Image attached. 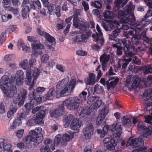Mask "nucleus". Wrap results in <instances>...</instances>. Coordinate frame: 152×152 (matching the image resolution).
Instances as JSON below:
<instances>
[{
    "mask_svg": "<svg viewBox=\"0 0 152 152\" xmlns=\"http://www.w3.org/2000/svg\"><path fill=\"white\" fill-rule=\"evenodd\" d=\"M125 11L120 10L118 12V18L120 19L121 23H129L133 26L136 20L133 13H132V8L130 5H126Z\"/></svg>",
    "mask_w": 152,
    "mask_h": 152,
    "instance_id": "obj_1",
    "label": "nucleus"
},
{
    "mask_svg": "<svg viewBox=\"0 0 152 152\" xmlns=\"http://www.w3.org/2000/svg\"><path fill=\"white\" fill-rule=\"evenodd\" d=\"M87 93L83 91L80 93L79 97H76L74 99L69 98L66 100V104L68 108L74 110L77 109L79 106V104L82 103L83 101L87 99Z\"/></svg>",
    "mask_w": 152,
    "mask_h": 152,
    "instance_id": "obj_2",
    "label": "nucleus"
},
{
    "mask_svg": "<svg viewBox=\"0 0 152 152\" xmlns=\"http://www.w3.org/2000/svg\"><path fill=\"white\" fill-rule=\"evenodd\" d=\"M34 62V60L31 59L29 61V64L28 63L27 60L21 62L20 65L23 69L26 70V77L25 78V82L27 85H30L31 81V69Z\"/></svg>",
    "mask_w": 152,
    "mask_h": 152,
    "instance_id": "obj_3",
    "label": "nucleus"
},
{
    "mask_svg": "<svg viewBox=\"0 0 152 152\" xmlns=\"http://www.w3.org/2000/svg\"><path fill=\"white\" fill-rule=\"evenodd\" d=\"M77 84L76 79L75 78H72L69 83H67L66 87H65L60 92L59 96L62 97L66 96V94H70L73 91ZM57 98L59 97V95L56 96Z\"/></svg>",
    "mask_w": 152,
    "mask_h": 152,
    "instance_id": "obj_4",
    "label": "nucleus"
},
{
    "mask_svg": "<svg viewBox=\"0 0 152 152\" xmlns=\"http://www.w3.org/2000/svg\"><path fill=\"white\" fill-rule=\"evenodd\" d=\"M121 42V44H122L123 48V50L125 52V56L127 57H132L134 55L133 53L135 49L134 46L133 45L127 44L126 40L125 38L118 40L117 42Z\"/></svg>",
    "mask_w": 152,
    "mask_h": 152,
    "instance_id": "obj_5",
    "label": "nucleus"
},
{
    "mask_svg": "<svg viewBox=\"0 0 152 152\" xmlns=\"http://www.w3.org/2000/svg\"><path fill=\"white\" fill-rule=\"evenodd\" d=\"M45 111H40L38 113L36 114L34 119H29L27 121V125L30 126H31L34 124L35 123L40 125H43V122L42 119L45 117Z\"/></svg>",
    "mask_w": 152,
    "mask_h": 152,
    "instance_id": "obj_6",
    "label": "nucleus"
},
{
    "mask_svg": "<svg viewBox=\"0 0 152 152\" xmlns=\"http://www.w3.org/2000/svg\"><path fill=\"white\" fill-rule=\"evenodd\" d=\"M145 102L147 103L145 109L147 111H149V114L152 115H148L147 116H145V122L152 124V96L147 98Z\"/></svg>",
    "mask_w": 152,
    "mask_h": 152,
    "instance_id": "obj_7",
    "label": "nucleus"
},
{
    "mask_svg": "<svg viewBox=\"0 0 152 152\" xmlns=\"http://www.w3.org/2000/svg\"><path fill=\"white\" fill-rule=\"evenodd\" d=\"M66 100L63 102V103L60 105L54 111L52 112L50 114L51 117L56 118L58 116H61L64 114V106H66L68 109L72 110L71 109L68 108L66 104Z\"/></svg>",
    "mask_w": 152,
    "mask_h": 152,
    "instance_id": "obj_8",
    "label": "nucleus"
},
{
    "mask_svg": "<svg viewBox=\"0 0 152 152\" xmlns=\"http://www.w3.org/2000/svg\"><path fill=\"white\" fill-rule=\"evenodd\" d=\"M98 108H96L94 105H91L87 110L85 109L83 107H79L77 109L78 113H79L80 117L81 118H82L85 117L86 115H90L91 113L95 109Z\"/></svg>",
    "mask_w": 152,
    "mask_h": 152,
    "instance_id": "obj_9",
    "label": "nucleus"
},
{
    "mask_svg": "<svg viewBox=\"0 0 152 152\" xmlns=\"http://www.w3.org/2000/svg\"><path fill=\"white\" fill-rule=\"evenodd\" d=\"M104 146L106 147L107 149L111 151L115 150V146L117 145L115 140L112 138L106 137L103 140Z\"/></svg>",
    "mask_w": 152,
    "mask_h": 152,
    "instance_id": "obj_10",
    "label": "nucleus"
},
{
    "mask_svg": "<svg viewBox=\"0 0 152 152\" xmlns=\"http://www.w3.org/2000/svg\"><path fill=\"white\" fill-rule=\"evenodd\" d=\"M122 124L121 122H118L116 123H114L111 125L112 129L111 132H114V130L116 132L113 134V137L114 138H119L122 133Z\"/></svg>",
    "mask_w": 152,
    "mask_h": 152,
    "instance_id": "obj_11",
    "label": "nucleus"
},
{
    "mask_svg": "<svg viewBox=\"0 0 152 152\" xmlns=\"http://www.w3.org/2000/svg\"><path fill=\"white\" fill-rule=\"evenodd\" d=\"M1 83L0 88L4 93L5 96L7 97H12L16 92V87L13 85H11L10 88L9 89H6V88Z\"/></svg>",
    "mask_w": 152,
    "mask_h": 152,
    "instance_id": "obj_12",
    "label": "nucleus"
},
{
    "mask_svg": "<svg viewBox=\"0 0 152 152\" xmlns=\"http://www.w3.org/2000/svg\"><path fill=\"white\" fill-rule=\"evenodd\" d=\"M21 93V96L19 94L18 95L17 97H14L13 100V103H18V105L20 107L22 106L24 104L25 99L27 94V92L26 90L23 89L22 90Z\"/></svg>",
    "mask_w": 152,
    "mask_h": 152,
    "instance_id": "obj_13",
    "label": "nucleus"
},
{
    "mask_svg": "<svg viewBox=\"0 0 152 152\" xmlns=\"http://www.w3.org/2000/svg\"><path fill=\"white\" fill-rule=\"evenodd\" d=\"M28 98L30 100L29 103H26L25 105L26 109L27 110H30L33 109L35 104H38L42 102V99L40 98H39L37 99H35L33 97L31 98V96H29V95Z\"/></svg>",
    "mask_w": 152,
    "mask_h": 152,
    "instance_id": "obj_14",
    "label": "nucleus"
},
{
    "mask_svg": "<svg viewBox=\"0 0 152 152\" xmlns=\"http://www.w3.org/2000/svg\"><path fill=\"white\" fill-rule=\"evenodd\" d=\"M45 88L43 87H38L36 90H34L33 92H30L29 94V96L31 98L33 97L35 99H37L39 98H40L42 100V96L41 94L42 93L45 91Z\"/></svg>",
    "mask_w": 152,
    "mask_h": 152,
    "instance_id": "obj_15",
    "label": "nucleus"
},
{
    "mask_svg": "<svg viewBox=\"0 0 152 152\" xmlns=\"http://www.w3.org/2000/svg\"><path fill=\"white\" fill-rule=\"evenodd\" d=\"M94 128L92 124H88L83 130V133L86 139L91 138L93 134Z\"/></svg>",
    "mask_w": 152,
    "mask_h": 152,
    "instance_id": "obj_16",
    "label": "nucleus"
},
{
    "mask_svg": "<svg viewBox=\"0 0 152 152\" xmlns=\"http://www.w3.org/2000/svg\"><path fill=\"white\" fill-rule=\"evenodd\" d=\"M37 33L38 34L40 35L43 36L45 39L49 43H56L55 42V38L50 34L48 33L45 31H42L41 29L38 28L37 29Z\"/></svg>",
    "mask_w": 152,
    "mask_h": 152,
    "instance_id": "obj_17",
    "label": "nucleus"
},
{
    "mask_svg": "<svg viewBox=\"0 0 152 152\" xmlns=\"http://www.w3.org/2000/svg\"><path fill=\"white\" fill-rule=\"evenodd\" d=\"M102 102V100L99 99L98 97L93 96L90 97L87 101L88 104L94 105L96 108H99L101 105Z\"/></svg>",
    "mask_w": 152,
    "mask_h": 152,
    "instance_id": "obj_18",
    "label": "nucleus"
},
{
    "mask_svg": "<svg viewBox=\"0 0 152 152\" xmlns=\"http://www.w3.org/2000/svg\"><path fill=\"white\" fill-rule=\"evenodd\" d=\"M92 32L88 31L86 32L85 34H82L80 35H76L74 39L75 42H85L86 40L88 39L91 36Z\"/></svg>",
    "mask_w": 152,
    "mask_h": 152,
    "instance_id": "obj_19",
    "label": "nucleus"
},
{
    "mask_svg": "<svg viewBox=\"0 0 152 152\" xmlns=\"http://www.w3.org/2000/svg\"><path fill=\"white\" fill-rule=\"evenodd\" d=\"M34 130L35 133H34V138L35 139V142L36 143L39 144L43 140V136L41 133L42 129L40 127H39L36 128Z\"/></svg>",
    "mask_w": 152,
    "mask_h": 152,
    "instance_id": "obj_20",
    "label": "nucleus"
},
{
    "mask_svg": "<svg viewBox=\"0 0 152 152\" xmlns=\"http://www.w3.org/2000/svg\"><path fill=\"white\" fill-rule=\"evenodd\" d=\"M108 112V110L106 108L102 109L96 119V123L97 125H99L101 124Z\"/></svg>",
    "mask_w": 152,
    "mask_h": 152,
    "instance_id": "obj_21",
    "label": "nucleus"
},
{
    "mask_svg": "<svg viewBox=\"0 0 152 152\" xmlns=\"http://www.w3.org/2000/svg\"><path fill=\"white\" fill-rule=\"evenodd\" d=\"M81 125V123L79 122V118H76L73 119L70 125L71 129L74 131L73 133H76L79 132V128H80Z\"/></svg>",
    "mask_w": 152,
    "mask_h": 152,
    "instance_id": "obj_22",
    "label": "nucleus"
},
{
    "mask_svg": "<svg viewBox=\"0 0 152 152\" xmlns=\"http://www.w3.org/2000/svg\"><path fill=\"white\" fill-rule=\"evenodd\" d=\"M114 24L116 25L117 28H118V26H120L119 24L116 21L113 22H109L107 24L104 23L103 24V26L106 31H111L115 28Z\"/></svg>",
    "mask_w": 152,
    "mask_h": 152,
    "instance_id": "obj_23",
    "label": "nucleus"
},
{
    "mask_svg": "<svg viewBox=\"0 0 152 152\" xmlns=\"http://www.w3.org/2000/svg\"><path fill=\"white\" fill-rule=\"evenodd\" d=\"M109 60V56L105 53L103 54L100 57V61L102 66V69L104 71H105L107 62Z\"/></svg>",
    "mask_w": 152,
    "mask_h": 152,
    "instance_id": "obj_24",
    "label": "nucleus"
},
{
    "mask_svg": "<svg viewBox=\"0 0 152 152\" xmlns=\"http://www.w3.org/2000/svg\"><path fill=\"white\" fill-rule=\"evenodd\" d=\"M95 75L93 73H90L89 74L88 77L85 79L84 82L87 85H91L95 83Z\"/></svg>",
    "mask_w": 152,
    "mask_h": 152,
    "instance_id": "obj_25",
    "label": "nucleus"
},
{
    "mask_svg": "<svg viewBox=\"0 0 152 152\" xmlns=\"http://www.w3.org/2000/svg\"><path fill=\"white\" fill-rule=\"evenodd\" d=\"M145 21L144 19L142 18L141 22L136 24L135 28V31L136 33H139L145 27L147 26L148 23L147 24Z\"/></svg>",
    "mask_w": 152,
    "mask_h": 152,
    "instance_id": "obj_26",
    "label": "nucleus"
},
{
    "mask_svg": "<svg viewBox=\"0 0 152 152\" xmlns=\"http://www.w3.org/2000/svg\"><path fill=\"white\" fill-rule=\"evenodd\" d=\"M34 130H31L29 133L28 135L23 138V141L24 142L27 144H28L30 143L31 142H34L35 139L34 138V135L35 133Z\"/></svg>",
    "mask_w": 152,
    "mask_h": 152,
    "instance_id": "obj_27",
    "label": "nucleus"
},
{
    "mask_svg": "<svg viewBox=\"0 0 152 152\" xmlns=\"http://www.w3.org/2000/svg\"><path fill=\"white\" fill-rule=\"evenodd\" d=\"M79 28L82 31H86L89 28V26L88 22L86 21H80L79 23Z\"/></svg>",
    "mask_w": 152,
    "mask_h": 152,
    "instance_id": "obj_28",
    "label": "nucleus"
},
{
    "mask_svg": "<svg viewBox=\"0 0 152 152\" xmlns=\"http://www.w3.org/2000/svg\"><path fill=\"white\" fill-rule=\"evenodd\" d=\"M119 80L118 78L117 77L114 80L112 81L110 83H109V81L107 80L106 85L107 89L109 90L111 88H114L115 86L118 82Z\"/></svg>",
    "mask_w": 152,
    "mask_h": 152,
    "instance_id": "obj_29",
    "label": "nucleus"
},
{
    "mask_svg": "<svg viewBox=\"0 0 152 152\" xmlns=\"http://www.w3.org/2000/svg\"><path fill=\"white\" fill-rule=\"evenodd\" d=\"M1 83L3 85L9 87L11 85L10 82V79L7 75L3 76L1 80Z\"/></svg>",
    "mask_w": 152,
    "mask_h": 152,
    "instance_id": "obj_30",
    "label": "nucleus"
},
{
    "mask_svg": "<svg viewBox=\"0 0 152 152\" xmlns=\"http://www.w3.org/2000/svg\"><path fill=\"white\" fill-rule=\"evenodd\" d=\"M68 83V81L66 79H64L58 83L56 86V88L61 89L64 87H66Z\"/></svg>",
    "mask_w": 152,
    "mask_h": 152,
    "instance_id": "obj_31",
    "label": "nucleus"
},
{
    "mask_svg": "<svg viewBox=\"0 0 152 152\" xmlns=\"http://www.w3.org/2000/svg\"><path fill=\"white\" fill-rule=\"evenodd\" d=\"M112 129L111 126L110 127H109L108 125L104 124L103 127L102 133L100 135V137L102 138H103L107 133L108 131H111V129Z\"/></svg>",
    "mask_w": 152,
    "mask_h": 152,
    "instance_id": "obj_32",
    "label": "nucleus"
},
{
    "mask_svg": "<svg viewBox=\"0 0 152 152\" xmlns=\"http://www.w3.org/2000/svg\"><path fill=\"white\" fill-rule=\"evenodd\" d=\"M72 18V17H70L65 20V22L67 24V26L65 29L64 31V34L68 33L72 24L71 21Z\"/></svg>",
    "mask_w": 152,
    "mask_h": 152,
    "instance_id": "obj_33",
    "label": "nucleus"
},
{
    "mask_svg": "<svg viewBox=\"0 0 152 152\" xmlns=\"http://www.w3.org/2000/svg\"><path fill=\"white\" fill-rule=\"evenodd\" d=\"M91 6L99 9L102 7V1L101 0H98L97 1H91Z\"/></svg>",
    "mask_w": 152,
    "mask_h": 152,
    "instance_id": "obj_34",
    "label": "nucleus"
},
{
    "mask_svg": "<svg viewBox=\"0 0 152 152\" xmlns=\"http://www.w3.org/2000/svg\"><path fill=\"white\" fill-rule=\"evenodd\" d=\"M140 36L137 35H135L132 37L131 39V42L133 45L137 46L140 43Z\"/></svg>",
    "mask_w": 152,
    "mask_h": 152,
    "instance_id": "obj_35",
    "label": "nucleus"
},
{
    "mask_svg": "<svg viewBox=\"0 0 152 152\" xmlns=\"http://www.w3.org/2000/svg\"><path fill=\"white\" fill-rule=\"evenodd\" d=\"M113 47L117 48V55L118 56L121 55L122 54V48L121 47V44L120 42H117L116 44H113Z\"/></svg>",
    "mask_w": 152,
    "mask_h": 152,
    "instance_id": "obj_36",
    "label": "nucleus"
},
{
    "mask_svg": "<svg viewBox=\"0 0 152 152\" xmlns=\"http://www.w3.org/2000/svg\"><path fill=\"white\" fill-rule=\"evenodd\" d=\"M74 135V133H72L69 134H65L62 136V139L64 142L68 141L73 137Z\"/></svg>",
    "mask_w": 152,
    "mask_h": 152,
    "instance_id": "obj_37",
    "label": "nucleus"
},
{
    "mask_svg": "<svg viewBox=\"0 0 152 152\" xmlns=\"http://www.w3.org/2000/svg\"><path fill=\"white\" fill-rule=\"evenodd\" d=\"M22 15L23 17L26 18L27 15L30 11V8L28 5L22 6Z\"/></svg>",
    "mask_w": 152,
    "mask_h": 152,
    "instance_id": "obj_38",
    "label": "nucleus"
},
{
    "mask_svg": "<svg viewBox=\"0 0 152 152\" xmlns=\"http://www.w3.org/2000/svg\"><path fill=\"white\" fill-rule=\"evenodd\" d=\"M141 81V80L140 77H136L132 84L131 87L133 88H136L138 87L139 86Z\"/></svg>",
    "mask_w": 152,
    "mask_h": 152,
    "instance_id": "obj_39",
    "label": "nucleus"
},
{
    "mask_svg": "<svg viewBox=\"0 0 152 152\" xmlns=\"http://www.w3.org/2000/svg\"><path fill=\"white\" fill-rule=\"evenodd\" d=\"M13 125H11L10 126L11 129H14L16 128V126H19L22 124V121L20 118H18L17 117L14 120L13 122Z\"/></svg>",
    "mask_w": 152,
    "mask_h": 152,
    "instance_id": "obj_40",
    "label": "nucleus"
},
{
    "mask_svg": "<svg viewBox=\"0 0 152 152\" xmlns=\"http://www.w3.org/2000/svg\"><path fill=\"white\" fill-rule=\"evenodd\" d=\"M103 15L104 18L107 19H112L114 17L113 13L111 11H105L103 13Z\"/></svg>",
    "mask_w": 152,
    "mask_h": 152,
    "instance_id": "obj_41",
    "label": "nucleus"
},
{
    "mask_svg": "<svg viewBox=\"0 0 152 152\" xmlns=\"http://www.w3.org/2000/svg\"><path fill=\"white\" fill-rule=\"evenodd\" d=\"M92 37L97 42V44H100L102 46H103L104 44V40L103 38L99 39V37L98 35H96L94 34H92Z\"/></svg>",
    "mask_w": 152,
    "mask_h": 152,
    "instance_id": "obj_42",
    "label": "nucleus"
},
{
    "mask_svg": "<svg viewBox=\"0 0 152 152\" xmlns=\"http://www.w3.org/2000/svg\"><path fill=\"white\" fill-rule=\"evenodd\" d=\"M94 92L97 94H100L102 93L104 91L102 87L96 84L94 87Z\"/></svg>",
    "mask_w": 152,
    "mask_h": 152,
    "instance_id": "obj_43",
    "label": "nucleus"
},
{
    "mask_svg": "<svg viewBox=\"0 0 152 152\" xmlns=\"http://www.w3.org/2000/svg\"><path fill=\"white\" fill-rule=\"evenodd\" d=\"M126 58L124 59L122 63V68L125 69L126 67L129 62L132 61L131 57H127L125 56Z\"/></svg>",
    "mask_w": 152,
    "mask_h": 152,
    "instance_id": "obj_44",
    "label": "nucleus"
},
{
    "mask_svg": "<svg viewBox=\"0 0 152 152\" xmlns=\"http://www.w3.org/2000/svg\"><path fill=\"white\" fill-rule=\"evenodd\" d=\"M40 151L41 152H52L50 150L49 146L48 145H42L40 148ZM60 150H57L56 151L53 152H60Z\"/></svg>",
    "mask_w": 152,
    "mask_h": 152,
    "instance_id": "obj_45",
    "label": "nucleus"
},
{
    "mask_svg": "<svg viewBox=\"0 0 152 152\" xmlns=\"http://www.w3.org/2000/svg\"><path fill=\"white\" fill-rule=\"evenodd\" d=\"M39 75V71L38 68H35L34 70L32 76H31V80L32 78L33 77V80L32 83H34V80H36L38 77Z\"/></svg>",
    "mask_w": 152,
    "mask_h": 152,
    "instance_id": "obj_46",
    "label": "nucleus"
},
{
    "mask_svg": "<svg viewBox=\"0 0 152 152\" xmlns=\"http://www.w3.org/2000/svg\"><path fill=\"white\" fill-rule=\"evenodd\" d=\"M31 46L32 49L34 50H36L38 49H43L44 48V45L40 43H32Z\"/></svg>",
    "mask_w": 152,
    "mask_h": 152,
    "instance_id": "obj_47",
    "label": "nucleus"
},
{
    "mask_svg": "<svg viewBox=\"0 0 152 152\" xmlns=\"http://www.w3.org/2000/svg\"><path fill=\"white\" fill-rule=\"evenodd\" d=\"M54 90V88H51L49 90L48 93L46 94L45 98L46 100H50L51 97L55 95L53 93Z\"/></svg>",
    "mask_w": 152,
    "mask_h": 152,
    "instance_id": "obj_48",
    "label": "nucleus"
},
{
    "mask_svg": "<svg viewBox=\"0 0 152 152\" xmlns=\"http://www.w3.org/2000/svg\"><path fill=\"white\" fill-rule=\"evenodd\" d=\"M63 118L65 120V122H69L70 123L71 122L72 123L73 119H75L74 118V115L72 114H69L68 115H65L63 117Z\"/></svg>",
    "mask_w": 152,
    "mask_h": 152,
    "instance_id": "obj_49",
    "label": "nucleus"
},
{
    "mask_svg": "<svg viewBox=\"0 0 152 152\" xmlns=\"http://www.w3.org/2000/svg\"><path fill=\"white\" fill-rule=\"evenodd\" d=\"M17 108L15 107H14L10 108V110L7 113V116L8 118H9L14 113H15L17 110Z\"/></svg>",
    "mask_w": 152,
    "mask_h": 152,
    "instance_id": "obj_50",
    "label": "nucleus"
},
{
    "mask_svg": "<svg viewBox=\"0 0 152 152\" xmlns=\"http://www.w3.org/2000/svg\"><path fill=\"white\" fill-rule=\"evenodd\" d=\"M61 136L60 134L57 135L55 137L54 141V145H56V146L58 145L60 142V141L61 140Z\"/></svg>",
    "mask_w": 152,
    "mask_h": 152,
    "instance_id": "obj_51",
    "label": "nucleus"
},
{
    "mask_svg": "<svg viewBox=\"0 0 152 152\" xmlns=\"http://www.w3.org/2000/svg\"><path fill=\"white\" fill-rule=\"evenodd\" d=\"M12 145L10 144H7L4 146L3 152H12Z\"/></svg>",
    "mask_w": 152,
    "mask_h": 152,
    "instance_id": "obj_52",
    "label": "nucleus"
},
{
    "mask_svg": "<svg viewBox=\"0 0 152 152\" xmlns=\"http://www.w3.org/2000/svg\"><path fill=\"white\" fill-rule=\"evenodd\" d=\"M24 73L22 70H19L17 72L15 77L24 78Z\"/></svg>",
    "mask_w": 152,
    "mask_h": 152,
    "instance_id": "obj_53",
    "label": "nucleus"
},
{
    "mask_svg": "<svg viewBox=\"0 0 152 152\" xmlns=\"http://www.w3.org/2000/svg\"><path fill=\"white\" fill-rule=\"evenodd\" d=\"M24 132V130L23 129H20L18 131L16 132V135L18 139L21 138L23 136Z\"/></svg>",
    "mask_w": 152,
    "mask_h": 152,
    "instance_id": "obj_54",
    "label": "nucleus"
},
{
    "mask_svg": "<svg viewBox=\"0 0 152 152\" xmlns=\"http://www.w3.org/2000/svg\"><path fill=\"white\" fill-rule=\"evenodd\" d=\"M47 7L48 10L49 14L50 15H51L54 12V8L53 4H49L48 6H46Z\"/></svg>",
    "mask_w": 152,
    "mask_h": 152,
    "instance_id": "obj_55",
    "label": "nucleus"
},
{
    "mask_svg": "<svg viewBox=\"0 0 152 152\" xmlns=\"http://www.w3.org/2000/svg\"><path fill=\"white\" fill-rule=\"evenodd\" d=\"M143 44L146 47L148 46L149 44H151V43L150 39L147 37L143 38Z\"/></svg>",
    "mask_w": 152,
    "mask_h": 152,
    "instance_id": "obj_56",
    "label": "nucleus"
},
{
    "mask_svg": "<svg viewBox=\"0 0 152 152\" xmlns=\"http://www.w3.org/2000/svg\"><path fill=\"white\" fill-rule=\"evenodd\" d=\"M6 37V33L5 32L1 33L0 37V42L1 44H2L5 41Z\"/></svg>",
    "mask_w": 152,
    "mask_h": 152,
    "instance_id": "obj_57",
    "label": "nucleus"
},
{
    "mask_svg": "<svg viewBox=\"0 0 152 152\" xmlns=\"http://www.w3.org/2000/svg\"><path fill=\"white\" fill-rule=\"evenodd\" d=\"M54 12L58 17H59L61 15L60 14V7L59 6H57L55 8Z\"/></svg>",
    "mask_w": 152,
    "mask_h": 152,
    "instance_id": "obj_58",
    "label": "nucleus"
},
{
    "mask_svg": "<svg viewBox=\"0 0 152 152\" xmlns=\"http://www.w3.org/2000/svg\"><path fill=\"white\" fill-rule=\"evenodd\" d=\"M137 126L138 128L140 130H145L147 129V127L143 125L141 121L138 122Z\"/></svg>",
    "mask_w": 152,
    "mask_h": 152,
    "instance_id": "obj_59",
    "label": "nucleus"
},
{
    "mask_svg": "<svg viewBox=\"0 0 152 152\" xmlns=\"http://www.w3.org/2000/svg\"><path fill=\"white\" fill-rule=\"evenodd\" d=\"M130 122V120L127 116H125L123 117L122 124L124 125H126Z\"/></svg>",
    "mask_w": 152,
    "mask_h": 152,
    "instance_id": "obj_60",
    "label": "nucleus"
},
{
    "mask_svg": "<svg viewBox=\"0 0 152 152\" xmlns=\"http://www.w3.org/2000/svg\"><path fill=\"white\" fill-rule=\"evenodd\" d=\"M16 83V84L18 86H21L22 85L24 78L15 77Z\"/></svg>",
    "mask_w": 152,
    "mask_h": 152,
    "instance_id": "obj_61",
    "label": "nucleus"
},
{
    "mask_svg": "<svg viewBox=\"0 0 152 152\" xmlns=\"http://www.w3.org/2000/svg\"><path fill=\"white\" fill-rule=\"evenodd\" d=\"M49 59V56L48 55L45 54L43 55L41 58V60L42 62H43L46 63L47 61Z\"/></svg>",
    "mask_w": 152,
    "mask_h": 152,
    "instance_id": "obj_62",
    "label": "nucleus"
},
{
    "mask_svg": "<svg viewBox=\"0 0 152 152\" xmlns=\"http://www.w3.org/2000/svg\"><path fill=\"white\" fill-rule=\"evenodd\" d=\"M118 28H118V29L115 30L113 32V36L115 38L117 37L120 34L121 31L120 29Z\"/></svg>",
    "mask_w": 152,
    "mask_h": 152,
    "instance_id": "obj_63",
    "label": "nucleus"
},
{
    "mask_svg": "<svg viewBox=\"0 0 152 152\" xmlns=\"http://www.w3.org/2000/svg\"><path fill=\"white\" fill-rule=\"evenodd\" d=\"M152 16V9L149 10L146 14L144 16V19L145 20L146 19L149 17Z\"/></svg>",
    "mask_w": 152,
    "mask_h": 152,
    "instance_id": "obj_64",
    "label": "nucleus"
}]
</instances>
